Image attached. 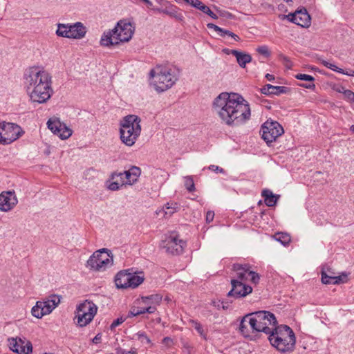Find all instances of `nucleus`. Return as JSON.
<instances>
[{
  "mask_svg": "<svg viewBox=\"0 0 354 354\" xmlns=\"http://www.w3.org/2000/svg\"><path fill=\"white\" fill-rule=\"evenodd\" d=\"M213 108L221 121L229 126H239L251 116L249 103L235 93L223 92L214 100Z\"/></svg>",
  "mask_w": 354,
  "mask_h": 354,
  "instance_id": "f257e3e1",
  "label": "nucleus"
},
{
  "mask_svg": "<svg viewBox=\"0 0 354 354\" xmlns=\"http://www.w3.org/2000/svg\"><path fill=\"white\" fill-rule=\"evenodd\" d=\"M24 84L32 102L45 103L51 97L52 77L50 73L39 66L27 68L24 74Z\"/></svg>",
  "mask_w": 354,
  "mask_h": 354,
  "instance_id": "f03ea898",
  "label": "nucleus"
},
{
  "mask_svg": "<svg viewBox=\"0 0 354 354\" xmlns=\"http://www.w3.org/2000/svg\"><path fill=\"white\" fill-rule=\"evenodd\" d=\"M134 31L135 28L130 22L120 20L113 30L104 32L100 39V45L111 46L127 42L132 38Z\"/></svg>",
  "mask_w": 354,
  "mask_h": 354,
  "instance_id": "7ed1b4c3",
  "label": "nucleus"
},
{
  "mask_svg": "<svg viewBox=\"0 0 354 354\" xmlns=\"http://www.w3.org/2000/svg\"><path fill=\"white\" fill-rule=\"evenodd\" d=\"M180 71L174 66H157L150 72L155 89L158 92L170 88L178 80Z\"/></svg>",
  "mask_w": 354,
  "mask_h": 354,
  "instance_id": "20e7f679",
  "label": "nucleus"
},
{
  "mask_svg": "<svg viewBox=\"0 0 354 354\" xmlns=\"http://www.w3.org/2000/svg\"><path fill=\"white\" fill-rule=\"evenodd\" d=\"M141 120L136 115H128L120 121V138L123 144L132 147L141 133Z\"/></svg>",
  "mask_w": 354,
  "mask_h": 354,
  "instance_id": "39448f33",
  "label": "nucleus"
},
{
  "mask_svg": "<svg viewBox=\"0 0 354 354\" xmlns=\"http://www.w3.org/2000/svg\"><path fill=\"white\" fill-rule=\"evenodd\" d=\"M251 319L256 332H263L269 335L275 329L277 324L274 314L268 311H257L250 313Z\"/></svg>",
  "mask_w": 354,
  "mask_h": 354,
  "instance_id": "423d86ee",
  "label": "nucleus"
},
{
  "mask_svg": "<svg viewBox=\"0 0 354 354\" xmlns=\"http://www.w3.org/2000/svg\"><path fill=\"white\" fill-rule=\"evenodd\" d=\"M113 256L106 248H102L95 251L88 259L86 266L91 270L102 272L113 264Z\"/></svg>",
  "mask_w": 354,
  "mask_h": 354,
  "instance_id": "0eeeda50",
  "label": "nucleus"
},
{
  "mask_svg": "<svg viewBox=\"0 0 354 354\" xmlns=\"http://www.w3.org/2000/svg\"><path fill=\"white\" fill-rule=\"evenodd\" d=\"M60 303L59 296L53 295L42 301H37L31 309L33 317L41 319L46 315H49Z\"/></svg>",
  "mask_w": 354,
  "mask_h": 354,
  "instance_id": "6e6552de",
  "label": "nucleus"
},
{
  "mask_svg": "<svg viewBox=\"0 0 354 354\" xmlns=\"http://www.w3.org/2000/svg\"><path fill=\"white\" fill-rule=\"evenodd\" d=\"M262 138L268 144L277 140L284 133L283 128L277 121L268 120L261 126Z\"/></svg>",
  "mask_w": 354,
  "mask_h": 354,
  "instance_id": "1a4fd4ad",
  "label": "nucleus"
},
{
  "mask_svg": "<svg viewBox=\"0 0 354 354\" xmlns=\"http://www.w3.org/2000/svg\"><path fill=\"white\" fill-rule=\"evenodd\" d=\"M251 267L248 264L235 263L233 265V270L235 272V277L239 281H245L250 277V281L254 284L259 283V275L250 270Z\"/></svg>",
  "mask_w": 354,
  "mask_h": 354,
  "instance_id": "9d476101",
  "label": "nucleus"
},
{
  "mask_svg": "<svg viewBox=\"0 0 354 354\" xmlns=\"http://www.w3.org/2000/svg\"><path fill=\"white\" fill-rule=\"evenodd\" d=\"M47 126L55 135L62 140L68 138L73 133L72 130L57 118H50L47 122Z\"/></svg>",
  "mask_w": 354,
  "mask_h": 354,
  "instance_id": "9b49d317",
  "label": "nucleus"
},
{
  "mask_svg": "<svg viewBox=\"0 0 354 354\" xmlns=\"http://www.w3.org/2000/svg\"><path fill=\"white\" fill-rule=\"evenodd\" d=\"M10 350L18 354H30L32 346L30 341L23 337H10L8 339Z\"/></svg>",
  "mask_w": 354,
  "mask_h": 354,
  "instance_id": "f8f14e48",
  "label": "nucleus"
},
{
  "mask_svg": "<svg viewBox=\"0 0 354 354\" xmlns=\"http://www.w3.org/2000/svg\"><path fill=\"white\" fill-rule=\"evenodd\" d=\"M2 132L3 145H7L12 142L18 139L23 133L21 127L14 123H3Z\"/></svg>",
  "mask_w": 354,
  "mask_h": 354,
  "instance_id": "ddd939ff",
  "label": "nucleus"
},
{
  "mask_svg": "<svg viewBox=\"0 0 354 354\" xmlns=\"http://www.w3.org/2000/svg\"><path fill=\"white\" fill-rule=\"evenodd\" d=\"M232 290L228 292V297H234L236 298L243 297L252 292L251 286L245 285L243 281L238 279H232L231 280Z\"/></svg>",
  "mask_w": 354,
  "mask_h": 354,
  "instance_id": "4468645a",
  "label": "nucleus"
},
{
  "mask_svg": "<svg viewBox=\"0 0 354 354\" xmlns=\"http://www.w3.org/2000/svg\"><path fill=\"white\" fill-rule=\"evenodd\" d=\"M185 245L183 240H178L175 236H170L164 241L163 248L167 252L177 255L183 252Z\"/></svg>",
  "mask_w": 354,
  "mask_h": 354,
  "instance_id": "2eb2a0df",
  "label": "nucleus"
},
{
  "mask_svg": "<svg viewBox=\"0 0 354 354\" xmlns=\"http://www.w3.org/2000/svg\"><path fill=\"white\" fill-rule=\"evenodd\" d=\"M17 203L15 192H3L1 194L0 211L7 212L13 209Z\"/></svg>",
  "mask_w": 354,
  "mask_h": 354,
  "instance_id": "dca6fc26",
  "label": "nucleus"
},
{
  "mask_svg": "<svg viewBox=\"0 0 354 354\" xmlns=\"http://www.w3.org/2000/svg\"><path fill=\"white\" fill-rule=\"evenodd\" d=\"M268 339H278V337H281V339H288V342H291V340H295V333L292 330L286 325H281L280 326H275V329H274L273 332L270 333L268 335Z\"/></svg>",
  "mask_w": 354,
  "mask_h": 354,
  "instance_id": "f3484780",
  "label": "nucleus"
},
{
  "mask_svg": "<svg viewBox=\"0 0 354 354\" xmlns=\"http://www.w3.org/2000/svg\"><path fill=\"white\" fill-rule=\"evenodd\" d=\"M288 17L290 21L303 28H308L310 26L311 18L306 9L297 10Z\"/></svg>",
  "mask_w": 354,
  "mask_h": 354,
  "instance_id": "a211bd4d",
  "label": "nucleus"
},
{
  "mask_svg": "<svg viewBox=\"0 0 354 354\" xmlns=\"http://www.w3.org/2000/svg\"><path fill=\"white\" fill-rule=\"evenodd\" d=\"M288 339H281V337L269 339L270 344L281 353H287L293 351L296 340H291L290 342H288Z\"/></svg>",
  "mask_w": 354,
  "mask_h": 354,
  "instance_id": "6ab92c4d",
  "label": "nucleus"
},
{
  "mask_svg": "<svg viewBox=\"0 0 354 354\" xmlns=\"http://www.w3.org/2000/svg\"><path fill=\"white\" fill-rule=\"evenodd\" d=\"M111 180L112 182L109 184L108 188L111 191L118 190L123 185H129L124 172H113L111 176Z\"/></svg>",
  "mask_w": 354,
  "mask_h": 354,
  "instance_id": "aec40b11",
  "label": "nucleus"
},
{
  "mask_svg": "<svg viewBox=\"0 0 354 354\" xmlns=\"http://www.w3.org/2000/svg\"><path fill=\"white\" fill-rule=\"evenodd\" d=\"M250 313L245 315L240 323L239 330L241 333L245 337L252 339L251 333L256 332L254 330V326L252 324V322H250L251 319Z\"/></svg>",
  "mask_w": 354,
  "mask_h": 354,
  "instance_id": "412c9836",
  "label": "nucleus"
},
{
  "mask_svg": "<svg viewBox=\"0 0 354 354\" xmlns=\"http://www.w3.org/2000/svg\"><path fill=\"white\" fill-rule=\"evenodd\" d=\"M86 32V27L81 22L69 24L68 38L82 39Z\"/></svg>",
  "mask_w": 354,
  "mask_h": 354,
  "instance_id": "4be33fe9",
  "label": "nucleus"
},
{
  "mask_svg": "<svg viewBox=\"0 0 354 354\" xmlns=\"http://www.w3.org/2000/svg\"><path fill=\"white\" fill-rule=\"evenodd\" d=\"M129 272L123 270L119 272L115 277V283L118 288H129Z\"/></svg>",
  "mask_w": 354,
  "mask_h": 354,
  "instance_id": "5701e85b",
  "label": "nucleus"
},
{
  "mask_svg": "<svg viewBox=\"0 0 354 354\" xmlns=\"http://www.w3.org/2000/svg\"><path fill=\"white\" fill-rule=\"evenodd\" d=\"M261 91L265 95H279L281 93H288L289 91V88L286 86L266 84L261 88Z\"/></svg>",
  "mask_w": 354,
  "mask_h": 354,
  "instance_id": "b1692460",
  "label": "nucleus"
},
{
  "mask_svg": "<svg viewBox=\"0 0 354 354\" xmlns=\"http://www.w3.org/2000/svg\"><path fill=\"white\" fill-rule=\"evenodd\" d=\"M230 53L236 57L238 64L242 68H245L246 64L252 61V57L248 53L236 50H231Z\"/></svg>",
  "mask_w": 354,
  "mask_h": 354,
  "instance_id": "393cba45",
  "label": "nucleus"
},
{
  "mask_svg": "<svg viewBox=\"0 0 354 354\" xmlns=\"http://www.w3.org/2000/svg\"><path fill=\"white\" fill-rule=\"evenodd\" d=\"M347 275L342 276H330L325 272H322V281L324 284H339L346 281Z\"/></svg>",
  "mask_w": 354,
  "mask_h": 354,
  "instance_id": "a878e982",
  "label": "nucleus"
},
{
  "mask_svg": "<svg viewBox=\"0 0 354 354\" xmlns=\"http://www.w3.org/2000/svg\"><path fill=\"white\" fill-rule=\"evenodd\" d=\"M124 172L125 174V178L127 179V183L131 185L137 182L138 178L141 174V170L138 167L132 166L129 170Z\"/></svg>",
  "mask_w": 354,
  "mask_h": 354,
  "instance_id": "bb28decb",
  "label": "nucleus"
},
{
  "mask_svg": "<svg viewBox=\"0 0 354 354\" xmlns=\"http://www.w3.org/2000/svg\"><path fill=\"white\" fill-rule=\"evenodd\" d=\"M145 280V276L142 272L131 273L129 272V288H136Z\"/></svg>",
  "mask_w": 354,
  "mask_h": 354,
  "instance_id": "cd10ccee",
  "label": "nucleus"
},
{
  "mask_svg": "<svg viewBox=\"0 0 354 354\" xmlns=\"http://www.w3.org/2000/svg\"><path fill=\"white\" fill-rule=\"evenodd\" d=\"M162 299V295L158 294L142 297L140 299V304L147 306H153L156 308V306H158L160 304Z\"/></svg>",
  "mask_w": 354,
  "mask_h": 354,
  "instance_id": "c85d7f7f",
  "label": "nucleus"
},
{
  "mask_svg": "<svg viewBox=\"0 0 354 354\" xmlns=\"http://www.w3.org/2000/svg\"><path fill=\"white\" fill-rule=\"evenodd\" d=\"M75 317L77 319V324L80 326L83 327L90 323L93 319V313H87L77 310Z\"/></svg>",
  "mask_w": 354,
  "mask_h": 354,
  "instance_id": "c756f323",
  "label": "nucleus"
},
{
  "mask_svg": "<svg viewBox=\"0 0 354 354\" xmlns=\"http://www.w3.org/2000/svg\"><path fill=\"white\" fill-rule=\"evenodd\" d=\"M77 310L87 313H93V316H95L97 313V306L92 301H85L77 306Z\"/></svg>",
  "mask_w": 354,
  "mask_h": 354,
  "instance_id": "7c9ffc66",
  "label": "nucleus"
},
{
  "mask_svg": "<svg viewBox=\"0 0 354 354\" xmlns=\"http://www.w3.org/2000/svg\"><path fill=\"white\" fill-rule=\"evenodd\" d=\"M264 198L265 203L268 207L274 206L277 203V198L273 194V193L269 189H264L261 194Z\"/></svg>",
  "mask_w": 354,
  "mask_h": 354,
  "instance_id": "2f4dec72",
  "label": "nucleus"
},
{
  "mask_svg": "<svg viewBox=\"0 0 354 354\" xmlns=\"http://www.w3.org/2000/svg\"><path fill=\"white\" fill-rule=\"evenodd\" d=\"M179 206L176 203H167L163 208L162 211H160V212L163 213L164 216L167 218L170 217L173 214L177 212Z\"/></svg>",
  "mask_w": 354,
  "mask_h": 354,
  "instance_id": "473e14b6",
  "label": "nucleus"
},
{
  "mask_svg": "<svg viewBox=\"0 0 354 354\" xmlns=\"http://www.w3.org/2000/svg\"><path fill=\"white\" fill-rule=\"evenodd\" d=\"M274 239L280 242L283 245H288L290 241V236L288 233L284 232H277L274 235Z\"/></svg>",
  "mask_w": 354,
  "mask_h": 354,
  "instance_id": "72a5a7b5",
  "label": "nucleus"
},
{
  "mask_svg": "<svg viewBox=\"0 0 354 354\" xmlns=\"http://www.w3.org/2000/svg\"><path fill=\"white\" fill-rule=\"evenodd\" d=\"M69 24H58L56 34L59 37H68Z\"/></svg>",
  "mask_w": 354,
  "mask_h": 354,
  "instance_id": "f704fd0d",
  "label": "nucleus"
},
{
  "mask_svg": "<svg viewBox=\"0 0 354 354\" xmlns=\"http://www.w3.org/2000/svg\"><path fill=\"white\" fill-rule=\"evenodd\" d=\"M322 64L328 68L331 69L333 71L338 72L339 73H344V71L342 68H338L335 64L330 63L328 61L322 60Z\"/></svg>",
  "mask_w": 354,
  "mask_h": 354,
  "instance_id": "c9c22d12",
  "label": "nucleus"
},
{
  "mask_svg": "<svg viewBox=\"0 0 354 354\" xmlns=\"http://www.w3.org/2000/svg\"><path fill=\"white\" fill-rule=\"evenodd\" d=\"M185 186L189 192H193L195 189L193 178L190 176L185 178Z\"/></svg>",
  "mask_w": 354,
  "mask_h": 354,
  "instance_id": "e433bc0d",
  "label": "nucleus"
},
{
  "mask_svg": "<svg viewBox=\"0 0 354 354\" xmlns=\"http://www.w3.org/2000/svg\"><path fill=\"white\" fill-rule=\"evenodd\" d=\"M342 90H344L342 93L344 95V98L349 102H354V93L351 90L345 89L344 88H342Z\"/></svg>",
  "mask_w": 354,
  "mask_h": 354,
  "instance_id": "4c0bfd02",
  "label": "nucleus"
},
{
  "mask_svg": "<svg viewBox=\"0 0 354 354\" xmlns=\"http://www.w3.org/2000/svg\"><path fill=\"white\" fill-rule=\"evenodd\" d=\"M156 308H155V306H145V307L139 308V311L140 313V315L146 313H147L149 314H152L156 311Z\"/></svg>",
  "mask_w": 354,
  "mask_h": 354,
  "instance_id": "58836bf2",
  "label": "nucleus"
},
{
  "mask_svg": "<svg viewBox=\"0 0 354 354\" xmlns=\"http://www.w3.org/2000/svg\"><path fill=\"white\" fill-rule=\"evenodd\" d=\"M257 51L261 54V55H264L265 57H268L270 56V53L269 51V49L268 48V46H259L257 48Z\"/></svg>",
  "mask_w": 354,
  "mask_h": 354,
  "instance_id": "ea45409f",
  "label": "nucleus"
},
{
  "mask_svg": "<svg viewBox=\"0 0 354 354\" xmlns=\"http://www.w3.org/2000/svg\"><path fill=\"white\" fill-rule=\"evenodd\" d=\"M295 77L297 80H304V81H308V82H313L315 80V78L310 75L306 74H297L295 75Z\"/></svg>",
  "mask_w": 354,
  "mask_h": 354,
  "instance_id": "a19ab883",
  "label": "nucleus"
},
{
  "mask_svg": "<svg viewBox=\"0 0 354 354\" xmlns=\"http://www.w3.org/2000/svg\"><path fill=\"white\" fill-rule=\"evenodd\" d=\"M280 58H281L283 64L285 65V66L286 68H291L292 64L291 61L290 60V59L288 57H286L283 55H281Z\"/></svg>",
  "mask_w": 354,
  "mask_h": 354,
  "instance_id": "79ce46f5",
  "label": "nucleus"
},
{
  "mask_svg": "<svg viewBox=\"0 0 354 354\" xmlns=\"http://www.w3.org/2000/svg\"><path fill=\"white\" fill-rule=\"evenodd\" d=\"M125 319H126L125 318H123L122 317H119V318L116 319L115 320H114L110 326L111 330H113L116 326L122 324L125 321Z\"/></svg>",
  "mask_w": 354,
  "mask_h": 354,
  "instance_id": "37998d69",
  "label": "nucleus"
},
{
  "mask_svg": "<svg viewBox=\"0 0 354 354\" xmlns=\"http://www.w3.org/2000/svg\"><path fill=\"white\" fill-rule=\"evenodd\" d=\"M165 12L170 17H174V18L176 19L177 20H179V21L183 20V17L180 13H178L176 11H174V12L167 11Z\"/></svg>",
  "mask_w": 354,
  "mask_h": 354,
  "instance_id": "c03bdc74",
  "label": "nucleus"
},
{
  "mask_svg": "<svg viewBox=\"0 0 354 354\" xmlns=\"http://www.w3.org/2000/svg\"><path fill=\"white\" fill-rule=\"evenodd\" d=\"M195 8L202 11L203 12H205L206 11H208L207 9L209 7L205 6L202 1H199Z\"/></svg>",
  "mask_w": 354,
  "mask_h": 354,
  "instance_id": "a18cd8bd",
  "label": "nucleus"
},
{
  "mask_svg": "<svg viewBox=\"0 0 354 354\" xmlns=\"http://www.w3.org/2000/svg\"><path fill=\"white\" fill-rule=\"evenodd\" d=\"M138 339L141 341L142 342H144L145 341L147 343H150V339L149 337L144 333H138L137 334Z\"/></svg>",
  "mask_w": 354,
  "mask_h": 354,
  "instance_id": "49530a36",
  "label": "nucleus"
},
{
  "mask_svg": "<svg viewBox=\"0 0 354 354\" xmlns=\"http://www.w3.org/2000/svg\"><path fill=\"white\" fill-rule=\"evenodd\" d=\"M140 315L139 308L133 307L129 311L128 317H134Z\"/></svg>",
  "mask_w": 354,
  "mask_h": 354,
  "instance_id": "de8ad7c7",
  "label": "nucleus"
},
{
  "mask_svg": "<svg viewBox=\"0 0 354 354\" xmlns=\"http://www.w3.org/2000/svg\"><path fill=\"white\" fill-rule=\"evenodd\" d=\"M207 28H209V29H213L214 30H215L216 32H217L218 33V35H220L221 32L222 31V28H220L219 26L214 24H208L207 25Z\"/></svg>",
  "mask_w": 354,
  "mask_h": 354,
  "instance_id": "09e8293b",
  "label": "nucleus"
},
{
  "mask_svg": "<svg viewBox=\"0 0 354 354\" xmlns=\"http://www.w3.org/2000/svg\"><path fill=\"white\" fill-rule=\"evenodd\" d=\"M214 217V213L212 211H208L206 214V222L210 223L213 221Z\"/></svg>",
  "mask_w": 354,
  "mask_h": 354,
  "instance_id": "8fccbe9b",
  "label": "nucleus"
},
{
  "mask_svg": "<svg viewBox=\"0 0 354 354\" xmlns=\"http://www.w3.org/2000/svg\"><path fill=\"white\" fill-rule=\"evenodd\" d=\"M194 328L201 335H204V330L202 326L199 323L196 322Z\"/></svg>",
  "mask_w": 354,
  "mask_h": 354,
  "instance_id": "3c124183",
  "label": "nucleus"
},
{
  "mask_svg": "<svg viewBox=\"0 0 354 354\" xmlns=\"http://www.w3.org/2000/svg\"><path fill=\"white\" fill-rule=\"evenodd\" d=\"M209 169L210 170H212V171H219L221 173H223L224 172V170L222 169V168H220L219 167L216 166V165H210L209 167Z\"/></svg>",
  "mask_w": 354,
  "mask_h": 354,
  "instance_id": "603ef678",
  "label": "nucleus"
},
{
  "mask_svg": "<svg viewBox=\"0 0 354 354\" xmlns=\"http://www.w3.org/2000/svg\"><path fill=\"white\" fill-rule=\"evenodd\" d=\"M208 11H206L205 13L208 15L209 17H211L212 19H217L218 17L216 14H214L211 10L209 8H208Z\"/></svg>",
  "mask_w": 354,
  "mask_h": 354,
  "instance_id": "864d4df0",
  "label": "nucleus"
},
{
  "mask_svg": "<svg viewBox=\"0 0 354 354\" xmlns=\"http://www.w3.org/2000/svg\"><path fill=\"white\" fill-rule=\"evenodd\" d=\"M300 86L302 87H304L306 88H309V89H313L315 87V85L313 83L302 84Z\"/></svg>",
  "mask_w": 354,
  "mask_h": 354,
  "instance_id": "5fc2aeb1",
  "label": "nucleus"
},
{
  "mask_svg": "<svg viewBox=\"0 0 354 354\" xmlns=\"http://www.w3.org/2000/svg\"><path fill=\"white\" fill-rule=\"evenodd\" d=\"M232 33V32H230V30H225V29L222 28V31L221 32L219 35L221 37H224L225 35H228L230 37Z\"/></svg>",
  "mask_w": 354,
  "mask_h": 354,
  "instance_id": "6e6d98bb",
  "label": "nucleus"
},
{
  "mask_svg": "<svg viewBox=\"0 0 354 354\" xmlns=\"http://www.w3.org/2000/svg\"><path fill=\"white\" fill-rule=\"evenodd\" d=\"M199 1L200 0H187L186 2L189 3L194 8H195L196 6L197 5V3H198Z\"/></svg>",
  "mask_w": 354,
  "mask_h": 354,
  "instance_id": "4d7b16f0",
  "label": "nucleus"
},
{
  "mask_svg": "<svg viewBox=\"0 0 354 354\" xmlns=\"http://www.w3.org/2000/svg\"><path fill=\"white\" fill-rule=\"evenodd\" d=\"M101 340V335L100 334H97L93 339V342L94 344H97L100 342V341Z\"/></svg>",
  "mask_w": 354,
  "mask_h": 354,
  "instance_id": "13d9d810",
  "label": "nucleus"
},
{
  "mask_svg": "<svg viewBox=\"0 0 354 354\" xmlns=\"http://www.w3.org/2000/svg\"><path fill=\"white\" fill-rule=\"evenodd\" d=\"M266 78L268 80V81H272L274 80V75H271V74H269V73H267L266 75Z\"/></svg>",
  "mask_w": 354,
  "mask_h": 354,
  "instance_id": "bf43d9fd",
  "label": "nucleus"
},
{
  "mask_svg": "<svg viewBox=\"0 0 354 354\" xmlns=\"http://www.w3.org/2000/svg\"><path fill=\"white\" fill-rule=\"evenodd\" d=\"M2 124H0V143L3 144V132H2Z\"/></svg>",
  "mask_w": 354,
  "mask_h": 354,
  "instance_id": "052dcab7",
  "label": "nucleus"
},
{
  "mask_svg": "<svg viewBox=\"0 0 354 354\" xmlns=\"http://www.w3.org/2000/svg\"><path fill=\"white\" fill-rule=\"evenodd\" d=\"M230 37H231L232 38H233V39H234V40H236V41H239V40L240 39L239 37L237 35H236V34H234V33H233V32L232 33V35H230Z\"/></svg>",
  "mask_w": 354,
  "mask_h": 354,
  "instance_id": "680f3d73",
  "label": "nucleus"
},
{
  "mask_svg": "<svg viewBox=\"0 0 354 354\" xmlns=\"http://www.w3.org/2000/svg\"><path fill=\"white\" fill-rule=\"evenodd\" d=\"M230 37H231L232 38H233V39H234V40H236V41H239V40L240 39L239 37L237 35H236V34H234V33H233V32L232 33V35H230Z\"/></svg>",
  "mask_w": 354,
  "mask_h": 354,
  "instance_id": "e2e57ef3",
  "label": "nucleus"
},
{
  "mask_svg": "<svg viewBox=\"0 0 354 354\" xmlns=\"http://www.w3.org/2000/svg\"><path fill=\"white\" fill-rule=\"evenodd\" d=\"M162 341L165 344H169V342H171V338L167 337H165Z\"/></svg>",
  "mask_w": 354,
  "mask_h": 354,
  "instance_id": "0e129e2a",
  "label": "nucleus"
},
{
  "mask_svg": "<svg viewBox=\"0 0 354 354\" xmlns=\"http://www.w3.org/2000/svg\"><path fill=\"white\" fill-rule=\"evenodd\" d=\"M344 74L347 75L348 76L354 77V71L351 70V71H350V72H346V73L344 72Z\"/></svg>",
  "mask_w": 354,
  "mask_h": 354,
  "instance_id": "69168bd1",
  "label": "nucleus"
},
{
  "mask_svg": "<svg viewBox=\"0 0 354 354\" xmlns=\"http://www.w3.org/2000/svg\"><path fill=\"white\" fill-rule=\"evenodd\" d=\"M350 129L354 132V125H352L351 127H350Z\"/></svg>",
  "mask_w": 354,
  "mask_h": 354,
  "instance_id": "338daca9",
  "label": "nucleus"
},
{
  "mask_svg": "<svg viewBox=\"0 0 354 354\" xmlns=\"http://www.w3.org/2000/svg\"><path fill=\"white\" fill-rule=\"evenodd\" d=\"M342 88H343V87H342L341 88L338 89V92H339V93H342V91H344V90H342Z\"/></svg>",
  "mask_w": 354,
  "mask_h": 354,
  "instance_id": "774afa93",
  "label": "nucleus"
}]
</instances>
